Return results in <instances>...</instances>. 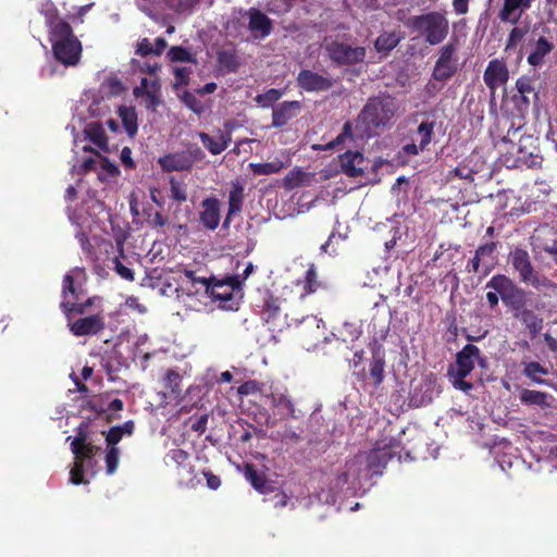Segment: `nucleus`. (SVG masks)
<instances>
[{
  "instance_id": "de8ad7c7",
  "label": "nucleus",
  "mask_w": 557,
  "mask_h": 557,
  "mask_svg": "<svg viewBox=\"0 0 557 557\" xmlns=\"http://www.w3.org/2000/svg\"><path fill=\"white\" fill-rule=\"evenodd\" d=\"M145 98V106L148 110L154 111L161 103L160 98V84L157 79L151 82V90L143 96Z\"/></svg>"
},
{
  "instance_id": "a878e982",
  "label": "nucleus",
  "mask_w": 557,
  "mask_h": 557,
  "mask_svg": "<svg viewBox=\"0 0 557 557\" xmlns=\"http://www.w3.org/2000/svg\"><path fill=\"white\" fill-rule=\"evenodd\" d=\"M216 63L219 67L227 73H235L240 66L239 57L236 49H221L216 52Z\"/></svg>"
},
{
  "instance_id": "393cba45",
  "label": "nucleus",
  "mask_w": 557,
  "mask_h": 557,
  "mask_svg": "<svg viewBox=\"0 0 557 557\" xmlns=\"http://www.w3.org/2000/svg\"><path fill=\"white\" fill-rule=\"evenodd\" d=\"M84 133L86 137L95 144L99 149L109 151L108 138L102 124L98 121H92L86 124Z\"/></svg>"
},
{
  "instance_id": "09e8293b",
  "label": "nucleus",
  "mask_w": 557,
  "mask_h": 557,
  "mask_svg": "<svg viewBox=\"0 0 557 557\" xmlns=\"http://www.w3.org/2000/svg\"><path fill=\"white\" fill-rule=\"evenodd\" d=\"M354 138V133H352V123L350 121H347L344 123L343 125V129L341 132V134H338L336 136L335 139L331 140L330 143H327L323 149L324 150H331V149H334L336 148L337 146L344 144V141L346 139H352Z\"/></svg>"
},
{
  "instance_id": "5701e85b",
  "label": "nucleus",
  "mask_w": 557,
  "mask_h": 557,
  "mask_svg": "<svg viewBox=\"0 0 557 557\" xmlns=\"http://www.w3.org/2000/svg\"><path fill=\"white\" fill-rule=\"evenodd\" d=\"M555 49L553 41L544 36H540L532 46V51L528 55V63L534 67L542 66L545 58Z\"/></svg>"
},
{
  "instance_id": "4c0bfd02",
  "label": "nucleus",
  "mask_w": 557,
  "mask_h": 557,
  "mask_svg": "<svg viewBox=\"0 0 557 557\" xmlns=\"http://www.w3.org/2000/svg\"><path fill=\"white\" fill-rule=\"evenodd\" d=\"M117 247H119V256H115L113 259H112V263H113V270L115 271V273L123 280L125 281H128V282H133L135 280V273L134 271L126 267L122 261H121V258H124V248H123V244L122 243H119L117 244Z\"/></svg>"
},
{
  "instance_id": "a19ab883",
  "label": "nucleus",
  "mask_w": 557,
  "mask_h": 557,
  "mask_svg": "<svg viewBox=\"0 0 557 557\" xmlns=\"http://www.w3.org/2000/svg\"><path fill=\"white\" fill-rule=\"evenodd\" d=\"M283 95V89L270 88L265 92L257 95L255 101L262 108H273L274 103L278 101Z\"/></svg>"
},
{
  "instance_id": "20e7f679",
  "label": "nucleus",
  "mask_w": 557,
  "mask_h": 557,
  "mask_svg": "<svg viewBox=\"0 0 557 557\" xmlns=\"http://www.w3.org/2000/svg\"><path fill=\"white\" fill-rule=\"evenodd\" d=\"M407 28H411L423 37L431 46L443 42L449 33V22L443 12L432 11L407 20L398 16Z\"/></svg>"
},
{
  "instance_id": "b1692460",
  "label": "nucleus",
  "mask_w": 557,
  "mask_h": 557,
  "mask_svg": "<svg viewBox=\"0 0 557 557\" xmlns=\"http://www.w3.org/2000/svg\"><path fill=\"white\" fill-rule=\"evenodd\" d=\"M244 205V186L239 183H233L228 195V212L224 220L223 226L227 227L231 216L240 212Z\"/></svg>"
},
{
  "instance_id": "c85d7f7f",
  "label": "nucleus",
  "mask_w": 557,
  "mask_h": 557,
  "mask_svg": "<svg viewBox=\"0 0 557 557\" xmlns=\"http://www.w3.org/2000/svg\"><path fill=\"white\" fill-rule=\"evenodd\" d=\"M519 398L524 405L539 406L541 408L550 407L548 399L552 398V396L545 392L524 388L521 391Z\"/></svg>"
},
{
  "instance_id": "2eb2a0df",
  "label": "nucleus",
  "mask_w": 557,
  "mask_h": 557,
  "mask_svg": "<svg viewBox=\"0 0 557 557\" xmlns=\"http://www.w3.org/2000/svg\"><path fill=\"white\" fill-rule=\"evenodd\" d=\"M244 476L260 494L268 495L276 490L273 483L269 481L267 474L259 471L253 463H245Z\"/></svg>"
},
{
  "instance_id": "6e6d98bb",
  "label": "nucleus",
  "mask_w": 557,
  "mask_h": 557,
  "mask_svg": "<svg viewBox=\"0 0 557 557\" xmlns=\"http://www.w3.org/2000/svg\"><path fill=\"white\" fill-rule=\"evenodd\" d=\"M191 71L187 67H175L174 69V84L173 88L178 89L182 86L189 84V75Z\"/></svg>"
},
{
  "instance_id": "052dcab7",
  "label": "nucleus",
  "mask_w": 557,
  "mask_h": 557,
  "mask_svg": "<svg viewBox=\"0 0 557 557\" xmlns=\"http://www.w3.org/2000/svg\"><path fill=\"white\" fill-rule=\"evenodd\" d=\"M260 391V383L255 380L246 381L238 386L237 393L240 396H248Z\"/></svg>"
},
{
  "instance_id": "412c9836",
  "label": "nucleus",
  "mask_w": 557,
  "mask_h": 557,
  "mask_svg": "<svg viewBox=\"0 0 557 557\" xmlns=\"http://www.w3.org/2000/svg\"><path fill=\"white\" fill-rule=\"evenodd\" d=\"M202 208L200 222L206 228L214 231L220 223V201L214 197L207 198L202 201Z\"/></svg>"
},
{
  "instance_id": "f3484780",
  "label": "nucleus",
  "mask_w": 557,
  "mask_h": 557,
  "mask_svg": "<svg viewBox=\"0 0 557 557\" xmlns=\"http://www.w3.org/2000/svg\"><path fill=\"white\" fill-rule=\"evenodd\" d=\"M338 159L342 172L347 176L358 177L364 173L362 168L364 158L361 152L347 150L346 152L342 153Z\"/></svg>"
},
{
  "instance_id": "423d86ee",
  "label": "nucleus",
  "mask_w": 557,
  "mask_h": 557,
  "mask_svg": "<svg viewBox=\"0 0 557 557\" xmlns=\"http://www.w3.org/2000/svg\"><path fill=\"white\" fill-rule=\"evenodd\" d=\"M282 300L274 296L270 290H264L261 295V318L269 325L272 332L281 333L293 325H298L301 320L288 319L287 313H282Z\"/></svg>"
},
{
  "instance_id": "c756f323",
  "label": "nucleus",
  "mask_w": 557,
  "mask_h": 557,
  "mask_svg": "<svg viewBox=\"0 0 557 557\" xmlns=\"http://www.w3.org/2000/svg\"><path fill=\"white\" fill-rule=\"evenodd\" d=\"M532 136H520L519 138V146H518V152L519 157L518 160H520L523 164L528 165V168H540L542 165L543 158L539 153L529 152L527 153L524 151V141H532Z\"/></svg>"
},
{
  "instance_id": "e433bc0d",
  "label": "nucleus",
  "mask_w": 557,
  "mask_h": 557,
  "mask_svg": "<svg viewBox=\"0 0 557 557\" xmlns=\"http://www.w3.org/2000/svg\"><path fill=\"white\" fill-rule=\"evenodd\" d=\"M503 302L512 311H521L524 309L527 304V294L517 285L506 299L503 300Z\"/></svg>"
},
{
  "instance_id": "f8f14e48",
  "label": "nucleus",
  "mask_w": 557,
  "mask_h": 557,
  "mask_svg": "<svg viewBox=\"0 0 557 557\" xmlns=\"http://www.w3.org/2000/svg\"><path fill=\"white\" fill-rule=\"evenodd\" d=\"M297 86L307 92L327 91L334 86V81L311 70H300L296 77Z\"/></svg>"
},
{
  "instance_id": "ea45409f",
  "label": "nucleus",
  "mask_w": 557,
  "mask_h": 557,
  "mask_svg": "<svg viewBox=\"0 0 557 557\" xmlns=\"http://www.w3.org/2000/svg\"><path fill=\"white\" fill-rule=\"evenodd\" d=\"M249 166L255 175H271L278 173L284 168V163L280 159H274L264 163H250Z\"/></svg>"
},
{
  "instance_id": "1a4fd4ad",
  "label": "nucleus",
  "mask_w": 557,
  "mask_h": 557,
  "mask_svg": "<svg viewBox=\"0 0 557 557\" xmlns=\"http://www.w3.org/2000/svg\"><path fill=\"white\" fill-rule=\"evenodd\" d=\"M457 41V38L454 37L440 49L438 59L432 72L433 79L444 83L456 74L458 70V59L456 57Z\"/></svg>"
},
{
  "instance_id": "f704fd0d",
  "label": "nucleus",
  "mask_w": 557,
  "mask_h": 557,
  "mask_svg": "<svg viewBox=\"0 0 557 557\" xmlns=\"http://www.w3.org/2000/svg\"><path fill=\"white\" fill-rule=\"evenodd\" d=\"M523 374L527 377L531 379L534 383L554 386V383H552L547 380L541 379L539 376V375L548 374V370L536 361H530V362L525 363L524 369H523Z\"/></svg>"
},
{
  "instance_id": "58836bf2",
  "label": "nucleus",
  "mask_w": 557,
  "mask_h": 557,
  "mask_svg": "<svg viewBox=\"0 0 557 557\" xmlns=\"http://www.w3.org/2000/svg\"><path fill=\"white\" fill-rule=\"evenodd\" d=\"M399 41L400 38L396 33H383L376 38L374 48L377 52L388 53L399 44Z\"/></svg>"
},
{
  "instance_id": "3c124183",
  "label": "nucleus",
  "mask_w": 557,
  "mask_h": 557,
  "mask_svg": "<svg viewBox=\"0 0 557 557\" xmlns=\"http://www.w3.org/2000/svg\"><path fill=\"white\" fill-rule=\"evenodd\" d=\"M168 57L173 62H194L195 59L193 58V54L184 47L181 46H174L172 47L169 52Z\"/></svg>"
},
{
  "instance_id": "37998d69",
  "label": "nucleus",
  "mask_w": 557,
  "mask_h": 557,
  "mask_svg": "<svg viewBox=\"0 0 557 557\" xmlns=\"http://www.w3.org/2000/svg\"><path fill=\"white\" fill-rule=\"evenodd\" d=\"M104 453L106 472L112 475L119 468L121 450L119 447H106Z\"/></svg>"
},
{
  "instance_id": "f257e3e1",
  "label": "nucleus",
  "mask_w": 557,
  "mask_h": 557,
  "mask_svg": "<svg viewBox=\"0 0 557 557\" xmlns=\"http://www.w3.org/2000/svg\"><path fill=\"white\" fill-rule=\"evenodd\" d=\"M84 290L77 288L74 277L65 274L62 281V298L60 308L64 313L70 332L76 336H95L106 327L104 315L101 312L74 320V314H85L87 308L95 304L97 297L83 300Z\"/></svg>"
},
{
  "instance_id": "864d4df0",
  "label": "nucleus",
  "mask_w": 557,
  "mask_h": 557,
  "mask_svg": "<svg viewBox=\"0 0 557 557\" xmlns=\"http://www.w3.org/2000/svg\"><path fill=\"white\" fill-rule=\"evenodd\" d=\"M85 463L82 460L75 459L74 466L70 471V482L74 485L87 484L88 481L84 479Z\"/></svg>"
},
{
  "instance_id": "bb28decb",
  "label": "nucleus",
  "mask_w": 557,
  "mask_h": 557,
  "mask_svg": "<svg viewBox=\"0 0 557 557\" xmlns=\"http://www.w3.org/2000/svg\"><path fill=\"white\" fill-rule=\"evenodd\" d=\"M517 284L507 275L496 274L486 283V288L497 292L502 301L513 290Z\"/></svg>"
},
{
  "instance_id": "bf43d9fd",
  "label": "nucleus",
  "mask_w": 557,
  "mask_h": 557,
  "mask_svg": "<svg viewBox=\"0 0 557 557\" xmlns=\"http://www.w3.org/2000/svg\"><path fill=\"white\" fill-rule=\"evenodd\" d=\"M185 156L189 160L190 170L194 168L196 162H200L205 159V152L198 146H191L184 151Z\"/></svg>"
},
{
  "instance_id": "aec40b11",
  "label": "nucleus",
  "mask_w": 557,
  "mask_h": 557,
  "mask_svg": "<svg viewBox=\"0 0 557 557\" xmlns=\"http://www.w3.org/2000/svg\"><path fill=\"white\" fill-rule=\"evenodd\" d=\"M532 0H504L499 11V18L503 22L517 23L521 14L531 8Z\"/></svg>"
},
{
  "instance_id": "c03bdc74",
  "label": "nucleus",
  "mask_w": 557,
  "mask_h": 557,
  "mask_svg": "<svg viewBox=\"0 0 557 557\" xmlns=\"http://www.w3.org/2000/svg\"><path fill=\"white\" fill-rule=\"evenodd\" d=\"M75 432L76 435L71 443V450L74 455H78V447L88 443L89 423L81 422Z\"/></svg>"
},
{
  "instance_id": "4d7b16f0",
  "label": "nucleus",
  "mask_w": 557,
  "mask_h": 557,
  "mask_svg": "<svg viewBox=\"0 0 557 557\" xmlns=\"http://www.w3.org/2000/svg\"><path fill=\"white\" fill-rule=\"evenodd\" d=\"M99 450V447L91 443H86L78 447V455H74L75 459L82 460L85 463L86 460L91 459Z\"/></svg>"
},
{
  "instance_id": "cd10ccee",
  "label": "nucleus",
  "mask_w": 557,
  "mask_h": 557,
  "mask_svg": "<svg viewBox=\"0 0 557 557\" xmlns=\"http://www.w3.org/2000/svg\"><path fill=\"white\" fill-rule=\"evenodd\" d=\"M385 360L380 347L372 351V361L370 363V377L375 387H379L385 377Z\"/></svg>"
},
{
  "instance_id": "0eeeda50",
  "label": "nucleus",
  "mask_w": 557,
  "mask_h": 557,
  "mask_svg": "<svg viewBox=\"0 0 557 557\" xmlns=\"http://www.w3.org/2000/svg\"><path fill=\"white\" fill-rule=\"evenodd\" d=\"M512 268L519 274L521 283L533 286L539 289L546 287L549 281L540 274L532 264L529 252L521 247H516L509 255Z\"/></svg>"
},
{
  "instance_id": "39448f33",
  "label": "nucleus",
  "mask_w": 557,
  "mask_h": 557,
  "mask_svg": "<svg viewBox=\"0 0 557 557\" xmlns=\"http://www.w3.org/2000/svg\"><path fill=\"white\" fill-rule=\"evenodd\" d=\"M480 357V348L473 344H467L456 354L455 367L449 366L447 375L454 388L469 393L473 384L466 381V377L475 367V358Z\"/></svg>"
},
{
  "instance_id": "6e6552de",
  "label": "nucleus",
  "mask_w": 557,
  "mask_h": 557,
  "mask_svg": "<svg viewBox=\"0 0 557 557\" xmlns=\"http://www.w3.org/2000/svg\"><path fill=\"white\" fill-rule=\"evenodd\" d=\"M186 274L194 282L201 283L206 288V293L213 300H220L222 302L231 301L233 299L234 292L235 290L239 292L242 289V280H240V276H238V275L227 277L223 281H214V278L208 280L206 277L196 280L194 277L193 271H187Z\"/></svg>"
},
{
  "instance_id": "473e14b6",
  "label": "nucleus",
  "mask_w": 557,
  "mask_h": 557,
  "mask_svg": "<svg viewBox=\"0 0 557 557\" xmlns=\"http://www.w3.org/2000/svg\"><path fill=\"white\" fill-rule=\"evenodd\" d=\"M119 114L127 135L134 137L138 131L136 110L132 107H121Z\"/></svg>"
},
{
  "instance_id": "2f4dec72",
  "label": "nucleus",
  "mask_w": 557,
  "mask_h": 557,
  "mask_svg": "<svg viewBox=\"0 0 557 557\" xmlns=\"http://www.w3.org/2000/svg\"><path fill=\"white\" fill-rule=\"evenodd\" d=\"M435 121H422L414 131V140L421 148H428L434 136Z\"/></svg>"
},
{
  "instance_id": "5fc2aeb1",
  "label": "nucleus",
  "mask_w": 557,
  "mask_h": 557,
  "mask_svg": "<svg viewBox=\"0 0 557 557\" xmlns=\"http://www.w3.org/2000/svg\"><path fill=\"white\" fill-rule=\"evenodd\" d=\"M181 101L195 113H200L202 111V106L200 100L190 91L185 90L180 96Z\"/></svg>"
},
{
  "instance_id": "9b49d317",
  "label": "nucleus",
  "mask_w": 557,
  "mask_h": 557,
  "mask_svg": "<svg viewBox=\"0 0 557 557\" xmlns=\"http://www.w3.org/2000/svg\"><path fill=\"white\" fill-rule=\"evenodd\" d=\"M395 457L400 459V445L389 443L384 446H375L364 456V461H367V467L373 474H382L388 461Z\"/></svg>"
},
{
  "instance_id": "6ab92c4d",
  "label": "nucleus",
  "mask_w": 557,
  "mask_h": 557,
  "mask_svg": "<svg viewBox=\"0 0 557 557\" xmlns=\"http://www.w3.org/2000/svg\"><path fill=\"white\" fill-rule=\"evenodd\" d=\"M158 164L166 173L190 171V163L184 151L166 153L158 159Z\"/></svg>"
},
{
  "instance_id": "79ce46f5",
  "label": "nucleus",
  "mask_w": 557,
  "mask_h": 557,
  "mask_svg": "<svg viewBox=\"0 0 557 557\" xmlns=\"http://www.w3.org/2000/svg\"><path fill=\"white\" fill-rule=\"evenodd\" d=\"M166 457L172 462H174L178 469H183V470H191L193 469V467L190 466V462H189L190 455L182 448L171 449L166 454Z\"/></svg>"
},
{
  "instance_id": "69168bd1",
  "label": "nucleus",
  "mask_w": 557,
  "mask_h": 557,
  "mask_svg": "<svg viewBox=\"0 0 557 557\" xmlns=\"http://www.w3.org/2000/svg\"><path fill=\"white\" fill-rule=\"evenodd\" d=\"M496 249H497V243L490 242V243L480 245L478 247V249L475 250V253L481 258L492 257L494 255V252L496 251Z\"/></svg>"
},
{
  "instance_id": "774afa93",
  "label": "nucleus",
  "mask_w": 557,
  "mask_h": 557,
  "mask_svg": "<svg viewBox=\"0 0 557 557\" xmlns=\"http://www.w3.org/2000/svg\"><path fill=\"white\" fill-rule=\"evenodd\" d=\"M136 53L143 57L153 54V45L148 38H143L137 44Z\"/></svg>"
},
{
  "instance_id": "dca6fc26",
  "label": "nucleus",
  "mask_w": 557,
  "mask_h": 557,
  "mask_svg": "<svg viewBox=\"0 0 557 557\" xmlns=\"http://www.w3.org/2000/svg\"><path fill=\"white\" fill-rule=\"evenodd\" d=\"M249 17L248 27L255 38H265L273 30L272 21L260 10L251 8L248 10Z\"/></svg>"
},
{
  "instance_id": "72a5a7b5",
  "label": "nucleus",
  "mask_w": 557,
  "mask_h": 557,
  "mask_svg": "<svg viewBox=\"0 0 557 557\" xmlns=\"http://www.w3.org/2000/svg\"><path fill=\"white\" fill-rule=\"evenodd\" d=\"M272 403L282 417L296 418L295 404L289 396L285 394L273 395Z\"/></svg>"
},
{
  "instance_id": "f03ea898",
  "label": "nucleus",
  "mask_w": 557,
  "mask_h": 557,
  "mask_svg": "<svg viewBox=\"0 0 557 557\" xmlns=\"http://www.w3.org/2000/svg\"><path fill=\"white\" fill-rule=\"evenodd\" d=\"M46 24L54 58L65 66H75L81 60L82 44L72 26L57 14L47 15Z\"/></svg>"
},
{
  "instance_id": "7ed1b4c3",
  "label": "nucleus",
  "mask_w": 557,
  "mask_h": 557,
  "mask_svg": "<svg viewBox=\"0 0 557 557\" xmlns=\"http://www.w3.org/2000/svg\"><path fill=\"white\" fill-rule=\"evenodd\" d=\"M396 111L397 106L389 95L370 97L355 121L357 136L371 137L376 129L392 122Z\"/></svg>"
},
{
  "instance_id": "ddd939ff",
  "label": "nucleus",
  "mask_w": 557,
  "mask_h": 557,
  "mask_svg": "<svg viewBox=\"0 0 557 557\" xmlns=\"http://www.w3.org/2000/svg\"><path fill=\"white\" fill-rule=\"evenodd\" d=\"M483 79L491 94L494 95L496 89L505 85L509 79V71L506 63L498 59L491 60L484 71Z\"/></svg>"
},
{
  "instance_id": "7c9ffc66",
  "label": "nucleus",
  "mask_w": 557,
  "mask_h": 557,
  "mask_svg": "<svg viewBox=\"0 0 557 557\" xmlns=\"http://www.w3.org/2000/svg\"><path fill=\"white\" fill-rule=\"evenodd\" d=\"M182 376L180 373L173 369H170L165 372L163 376V385L165 388L170 391V394L173 399L181 400L182 399Z\"/></svg>"
},
{
  "instance_id": "0e129e2a",
  "label": "nucleus",
  "mask_w": 557,
  "mask_h": 557,
  "mask_svg": "<svg viewBox=\"0 0 557 557\" xmlns=\"http://www.w3.org/2000/svg\"><path fill=\"white\" fill-rule=\"evenodd\" d=\"M274 495L271 498L273 502L274 508H284L290 500V497L281 488H277L273 492Z\"/></svg>"
},
{
  "instance_id": "c9c22d12",
  "label": "nucleus",
  "mask_w": 557,
  "mask_h": 557,
  "mask_svg": "<svg viewBox=\"0 0 557 557\" xmlns=\"http://www.w3.org/2000/svg\"><path fill=\"white\" fill-rule=\"evenodd\" d=\"M516 87L520 94L522 102L528 106L530 103L529 96L532 95L535 101L539 100V95L534 88V81L529 76H522L517 79Z\"/></svg>"
},
{
  "instance_id": "338daca9",
  "label": "nucleus",
  "mask_w": 557,
  "mask_h": 557,
  "mask_svg": "<svg viewBox=\"0 0 557 557\" xmlns=\"http://www.w3.org/2000/svg\"><path fill=\"white\" fill-rule=\"evenodd\" d=\"M97 156L100 158L101 169L106 173H108L110 176H116L120 174L119 168L114 163H112L108 158L102 157L98 153H97Z\"/></svg>"
},
{
  "instance_id": "680f3d73",
  "label": "nucleus",
  "mask_w": 557,
  "mask_h": 557,
  "mask_svg": "<svg viewBox=\"0 0 557 557\" xmlns=\"http://www.w3.org/2000/svg\"><path fill=\"white\" fill-rule=\"evenodd\" d=\"M524 30L520 27H513L508 36L506 50L513 49L518 42L523 38Z\"/></svg>"
},
{
  "instance_id": "4468645a",
  "label": "nucleus",
  "mask_w": 557,
  "mask_h": 557,
  "mask_svg": "<svg viewBox=\"0 0 557 557\" xmlns=\"http://www.w3.org/2000/svg\"><path fill=\"white\" fill-rule=\"evenodd\" d=\"M302 109V103L298 100L283 101L272 110V127L280 128L295 119Z\"/></svg>"
},
{
  "instance_id": "4be33fe9",
  "label": "nucleus",
  "mask_w": 557,
  "mask_h": 557,
  "mask_svg": "<svg viewBox=\"0 0 557 557\" xmlns=\"http://www.w3.org/2000/svg\"><path fill=\"white\" fill-rule=\"evenodd\" d=\"M363 462V454H357L347 460L344 470L337 475V483L344 485L349 482L355 483L359 481Z\"/></svg>"
},
{
  "instance_id": "13d9d810",
  "label": "nucleus",
  "mask_w": 557,
  "mask_h": 557,
  "mask_svg": "<svg viewBox=\"0 0 557 557\" xmlns=\"http://www.w3.org/2000/svg\"><path fill=\"white\" fill-rule=\"evenodd\" d=\"M147 222L151 227L159 230L169 223V218L156 211L153 213H147Z\"/></svg>"
},
{
  "instance_id": "49530a36",
  "label": "nucleus",
  "mask_w": 557,
  "mask_h": 557,
  "mask_svg": "<svg viewBox=\"0 0 557 557\" xmlns=\"http://www.w3.org/2000/svg\"><path fill=\"white\" fill-rule=\"evenodd\" d=\"M169 184L171 198L178 203L185 202L187 200L186 184L184 182L177 181L174 176L170 177Z\"/></svg>"
},
{
  "instance_id": "a18cd8bd",
  "label": "nucleus",
  "mask_w": 557,
  "mask_h": 557,
  "mask_svg": "<svg viewBox=\"0 0 557 557\" xmlns=\"http://www.w3.org/2000/svg\"><path fill=\"white\" fill-rule=\"evenodd\" d=\"M198 137L203 145V147L213 156L220 154L224 151V148L219 139V137L210 136L205 132H199Z\"/></svg>"
},
{
  "instance_id": "8fccbe9b",
  "label": "nucleus",
  "mask_w": 557,
  "mask_h": 557,
  "mask_svg": "<svg viewBox=\"0 0 557 557\" xmlns=\"http://www.w3.org/2000/svg\"><path fill=\"white\" fill-rule=\"evenodd\" d=\"M521 320L527 325V327L533 332L537 333L543 327V320L540 319L532 310L523 309L521 310Z\"/></svg>"
},
{
  "instance_id": "9d476101",
  "label": "nucleus",
  "mask_w": 557,
  "mask_h": 557,
  "mask_svg": "<svg viewBox=\"0 0 557 557\" xmlns=\"http://www.w3.org/2000/svg\"><path fill=\"white\" fill-rule=\"evenodd\" d=\"M326 51L331 61L338 66L362 63L367 54L364 47H352L341 41L329 44Z\"/></svg>"
},
{
  "instance_id": "e2e57ef3",
  "label": "nucleus",
  "mask_w": 557,
  "mask_h": 557,
  "mask_svg": "<svg viewBox=\"0 0 557 557\" xmlns=\"http://www.w3.org/2000/svg\"><path fill=\"white\" fill-rule=\"evenodd\" d=\"M103 434L106 437L107 447H116L123 437L120 433V429L115 426L110 428L108 432Z\"/></svg>"
},
{
  "instance_id": "a211bd4d",
  "label": "nucleus",
  "mask_w": 557,
  "mask_h": 557,
  "mask_svg": "<svg viewBox=\"0 0 557 557\" xmlns=\"http://www.w3.org/2000/svg\"><path fill=\"white\" fill-rule=\"evenodd\" d=\"M294 284L298 289L300 299H305L308 295L318 292L321 287V282L318 280L315 265L310 263L304 276L296 280Z\"/></svg>"
},
{
  "instance_id": "603ef678",
  "label": "nucleus",
  "mask_w": 557,
  "mask_h": 557,
  "mask_svg": "<svg viewBox=\"0 0 557 557\" xmlns=\"http://www.w3.org/2000/svg\"><path fill=\"white\" fill-rule=\"evenodd\" d=\"M165 5L176 12L186 13L189 12L199 0H163Z\"/></svg>"
}]
</instances>
